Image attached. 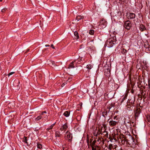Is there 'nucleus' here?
I'll list each match as a JSON object with an SVG mask.
<instances>
[{"label":"nucleus","mask_w":150,"mask_h":150,"mask_svg":"<svg viewBox=\"0 0 150 150\" xmlns=\"http://www.w3.org/2000/svg\"><path fill=\"white\" fill-rule=\"evenodd\" d=\"M66 134L67 135V137L68 139V141L69 142H71L72 138V134H71L70 132L68 131L66 132Z\"/></svg>","instance_id":"obj_7"},{"label":"nucleus","mask_w":150,"mask_h":150,"mask_svg":"<svg viewBox=\"0 0 150 150\" xmlns=\"http://www.w3.org/2000/svg\"><path fill=\"white\" fill-rule=\"evenodd\" d=\"M87 143L88 144H89V141L88 140H87Z\"/></svg>","instance_id":"obj_49"},{"label":"nucleus","mask_w":150,"mask_h":150,"mask_svg":"<svg viewBox=\"0 0 150 150\" xmlns=\"http://www.w3.org/2000/svg\"><path fill=\"white\" fill-rule=\"evenodd\" d=\"M2 1V0H0V1L1 2Z\"/></svg>","instance_id":"obj_51"},{"label":"nucleus","mask_w":150,"mask_h":150,"mask_svg":"<svg viewBox=\"0 0 150 150\" xmlns=\"http://www.w3.org/2000/svg\"><path fill=\"white\" fill-rule=\"evenodd\" d=\"M7 10V9L6 8H4L2 9L1 10L2 12L4 13Z\"/></svg>","instance_id":"obj_38"},{"label":"nucleus","mask_w":150,"mask_h":150,"mask_svg":"<svg viewBox=\"0 0 150 150\" xmlns=\"http://www.w3.org/2000/svg\"><path fill=\"white\" fill-rule=\"evenodd\" d=\"M42 118V116L41 115H40V116H38L37 117H36L35 119V120L36 121H38L39 120H40Z\"/></svg>","instance_id":"obj_24"},{"label":"nucleus","mask_w":150,"mask_h":150,"mask_svg":"<svg viewBox=\"0 0 150 150\" xmlns=\"http://www.w3.org/2000/svg\"><path fill=\"white\" fill-rule=\"evenodd\" d=\"M76 60H74V61L72 62L69 65L68 68H72L74 67V63L75 62Z\"/></svg>","instance_id":"obj_17"},{"label":"nucleus","mask_w":150,"mask_h":150,"mask_svg":"<svg viewBox=\"0 0 150 150\" xmlns=\"http://www.w3.org/2000/svg\"><path fill=\"white\" fill-rule=\"evenodd\" d=\"M139 28L140 30L142 31L146 29L145 26L143 25H141Z\"/></svg>","instance_id":"obj_19"},{"label":"nucleus","mask_w":150,"mask_h":150,"mask_svg":"<svg viewBox=\"0 0 150 150\" xmlns=\"http://www.w3.org/2000/svg\"><path fill=\"white\" fill-rule=\"evenodd\" d=\"M104 75L108 77H109L110 75V67L108 65H106L104 67Z\"/></svg>","instance_id":"obj_1"},{"label":"nucleus","mask_w":150,"mask_h":150,"mask_svg":"<svg viewBox=\"0 0 150 150\" xmlns=\"http://www.w3.org/2000/svg\"><path fill=\"white\" fill-rule=\"evenodd\" d=\"M127 50L124 49H123V50L121 52L123 54H125Z\"/></svg>","instance_id":"obj_34"},{"label":"nucleus","mask_w":150,"mask_h":150,"mask_svg":"<svg viewBox=\"0 0 150 150\" xmlns=\"http://www.w3.org/2000/svg\"><path fill=\"white\" fill-rule=\"evenodd\" d=\"M107 115V111H103L102 112V115L104 117H106Z\"/></svg>","instance_id":"obj_20"},{"label":"nucleus","mask_w":150,"mask_h":150,"mask_svg":"<svg viewBox=\"0 0 150 150\" xmlns=\"http://www.w3.org/2000/svg\"><path fill=\"white\" fill-rule=\"evenodd\" d=\"M50 64H52L54 66H55V62H54L53 61H50Z\"/></svg>","instance_id":"obj_37"},{"label":"nucleus","mask_w":150,"mask_h":150,"mask_svg":"<svg viewBox=\"0 0 150 150\" xmlns=\"http://www.w3.org/2000/svg\"><path fill=\"white\" fill-rule=\"evenodd\" d=\"M70 114V112L69 111H65L63 114L66 117H69Z\"/></svg>","instance_id":"obj_14"},{"label":"nucleus","mask_w":150,"mask_h":150,"mask_svg":"<svg viewBox=\"0 0 150 150\" xmlns=\"http://www.w3.org/2000/svg\"><path fill=\"white\" fill-rule=\"evenodd\" d=\"M55 123H54L53 124L51 125V126H50V127L48 128L47 129V130L48 131H49V130L52 129V127H54V125H55Z\"/></svg>","instance_id":"obj_22"},{"label":"nucleus","mask_w":150,"mask_h":150,"mask_svg":"<svg viewBox=\"0 0 150 150\" xmlns=\"http://www.w3.org/2000/svg\"><path fill=\"white\" fill-rule=\"evenodd\" d=\"M91 140L90 139V145L91 146H94L95 145V144L96 142V140H94L92 142H91Z\"/></svg>","instance_id":"obj_18"},{"label":"nucleus","mask_w":150,"mask_h":150,"mask_svg":"<svg viewBox=\"0 0 150 150\" xmlns=\"http://www.w3.org/2000/svg\"><path fill=\"white\" fill-rule=\"evenodd\" d=\"M141 110L140 108H137V109L135 110V118L138 117L139 115L141 112Z\"/></svg>","instance_id":"obj_11"},{"label":"nucleus","mask_w":150,"mask_h":150,"mask_svg":"<svg viewBox=\"0 0 150 150\" xmlns=\"http://www.w3.org/2000/svg\"><path fill=\"white\" fill-rule=\"evenodd\" d=\"M113 119L117 121H118V118L117 117V116L116 115L114 117Z\"/></svg>","instance_id":"obj_35"},{"label":"nucleus","mask_w":150,"mask_h":150,"mask_svg":"<svg viewBox=\"0 0 150 150\" xmlns=\"http://www.w3.org/2000/svg\"><path fill=\"white\" fill-rule=\"evenodd\" d=\"M89 33L91 35H93L94 33V31L93 30H90Z\"/></svg>","instance_id":"obj_27"},{"label":"nucleus","mask_w":150,"mask_h":150,"mask_svg":"<svg viewBox=\"0 0 150 150\" xmlns=\"http://www.w3.org/2000/svg\"><path fill=\"white\" fill-rule=\"evenodd\" d=\"M61 134L60 133V132L59 131H57L55 132V135L56 137H59L61 135Z\"/></svg>","instance_id":"obj_16"},{"label":"nucleus","mask_w":150,"mask_h":150,"mask_svg":"<svg viewBox=\"0 0 150 150\" xmlns=\"http://www.w3.org/2000/svg\"><path fill=\"white\" fill-rule=\"evenodd\" d=\"M83 18V17L82 16H78L76 17V19L77 20V21H78L81 19Z\"/></svg>","instance_id":"obj_21"},{"label":"nucleus","mask_w":150,"mask_h":150,"mask_svg":"<svg viewBox=\"0 0 150 150\" xmlns=\"http://www.w3.org/2000/svg\"><path fill=\"white\" fill-rule=\"evenodd\" d=\"M45 46L46 47H49L50 46V45H45Z\"/></svg>","instance_id":"obj_47"},{"label":"nucleus","mask_w":150,"mask_h":150,"mask_svg":"<svg viewBox=\"0 0 150 150\" xmlns=\"http://www.w3.org/2000/svg\"><path fill=\"white\" fill-rule=\"evenodd\" d=\"M93 66L91 64H88L87 65V68L89 69H91L92 68Z\"/></svg>","instance_id":"obj_28"},{"label":"nucleus","mask_w":150,"mask_h":150,"mask_svg":"<svg viewBox=\"0 0 150 150\" xmlns=\"http://www.w3.org/2000/svg\"><path fill=\"white\" fill-rule=\"evenodd\" d=\"M74 35L76 38H79V34L77 31H76L74 32Z\"/></svg>","instance_id":"obj_33"},{"label":"nucleus","mask_w":150,"mask_h":150,"mask_svg":"<svg viewBox=\"0 0 150 150\" xmlns=\"http://www.w3.org/2000/svg\"><path fill=\"white\" fill-rule=\"evenodd\" d=\"M120 149H121V150H122V149L121 148H120Z\"/></svg>","instance_id":"obj_52"},{"label":"nucleus","mask_w":150,"mask_h":150,"mask_svg":"<svg viewBox=\"0 0 150 150\" xmlns=\"http://www.w3.org/2000/svg\"><path fill=\"white\" fill-rule=\"evenodd\" d=\"M47 116L46 115V116H44V118H47Z\"/></svg>","instance_id":"obj_50"},{"label":"nucleus","mask_w":150,"mask_h":150,"mask_svg":"<svg viewBox=\"0 0 150 150\" xmlns=\"http://www.w3.org/2000/svg\"><path fill=\"white\" fill-rule=\"evenodd\" d=\"M47 113V112L46 111H44L43 112H42V113L41 114V115H43V114L44 113Z\"/></svg>","instance_id":"obj_44"},{"label":"nucleus","mask_w":150,"mask_h":150,"mask_svg":"<svg viewBox=\"0 0 150 150\" xmlns=\"http://www.w3.org/2000/svg\"><path fill=\"white\" fill-rule=\"evenodd\" d=\"M51 47H52L53 49H55V47L54 46V45H53V44H52V45H51Z\"/></svg>","instance_id":"obj_45"},{"label":"nucleus","mask_w":150,"mask_h":150,"mask_svg":"<svg viewBox=\"0 0 150 150\" xmlns=\"http://www.w3.org/2000/svg\"><path fill=\"white\" fill-rule=\"evenodd\" d=\"M125 141L127 142V143H128L129 145H131V144H132L134 142V141L132 137H130L129 139H125Z\"/></svg>","instance_id":"obj_9"},{"label":"nucleus","mask_w":150,"mask_h":150,"mask_svg":"<svg viewBox=\"0 0 150 150\" xmlns=\"http://www.w3.org/2000/svg\"><path fill=\"white\" fill-rule=\"evenodd\" d=\"M14 73H15L14 72H10L8 74V76L13 74H14Z\"/></svg>","instance_id":"obj_40"},{"label":"nucleus","mask_w":150,"mask_h":150,"mask_svg":"<svg viewBox=\"0 0 150 150\" xmlns=\"http://www.w3.org/2000/svg\"><path fill=\"white\" fill-rule=\"evenodd\" d=\"M67 84V83L65 82V83H63L62 85V87H63L65 85V84Z\"/></svg>","instance_id":"obj_43"},{"label":"nucleus","mask_w":150,"mask_h":150,"mask_svg":"<svg viewBox=\"0 0 150 150\" xmlns=\"http://www.w3.org/2000/svg\"><path fill=\"white\" fill-rule=\"evenodd\" d=\"M100 148L99 147H98V148H96V150H100Z\"/></svg>","instance_id":"obj_46"},{"label":"nucleus","mask_w":150,"mask_h":150,"mask_svg":"<svg viewBox=\"0 0 150 150\" xmlns=\"http://www.w3.org/2000/svg\"><path fill=\"white\" fill-rule=\"evenodd\" d=\"M42 145L40 144H37V147L38 148H39V149H41L42 148Z\"/></svg>","instance_id":"obj_36"},{"label":"nucleus","mask_w":150,"mask_h":150,"mask_svg":"<svg viewBox=\"0 0 150 150\" xmlns=\"http://www.w3.org/2000/svg\"><path fill=\"white\" fill-rule=\"evenodd\" d=\"M146 48V50L147 51H149L150 53V45H148V47H145Z\"/></svg>","instance_id":"obj_31"},{"label":"nucleus","mask_w":150,"mask_h":150,"mask_svg":"<svg viewBox=\"0 0 150 150\" xmlns=\"http://www.w3.org/2000/svg\"><path fill=\"white\" fill-rule=\"evenodd\" d=\"M107 122H109V125L111 127L116 126L119 123L118 121L114 120L110 117L108 120Z\"/></svg>","instance_id":"obj_2"},{"label":"nucleus","mask_w":150,"mask_h":150,"mask_svg":"<svg viewBox=\"0 0 150 150\" xmlns=\"http://www.w3.org/2000/svg\"><path fill=\"white\" fill-rule=\"evenodd\" d=\"M135 101L134 97H132L130 99H128L127 101V108H129L132 107V106H134V104Z\"/></svg>","instance_id":"obj_3"},{"label":"nucleus","mask_w":150,"mask_h":150,"mask_svg":"<svg viewBox=\"0 0 150 150\" xmlns=\"http://www.w3.org/2000/svg\"><path fill=\"white\" fill-rule=\"evenodd\" d=\"M113 146H112V145L111 144H109L108 145V149H109V150H111L112 148H113Z\"/></svg>","instance_id":"obj_30"},{"label":"nucleus","mask_w":150,"mask_h":150,"mask_svg":"<svg viewBox=\"0 0 150 150\" xmlns=\"http://www.w3.org/2000/svg\"><path fill=\"white\" fill-rule=\"evenodd\" d=\"M116 42V38H109L107 40V42H109L110 44H114ZM110 45H112L110 44Z\"/></svg>","instance_id":"obj_6"},{"label":"nucleus","mask_w":150,"mask_h":150,"mask_svg":"<svg viewBox=\"0 0 150 150\" xmlns=\"http://www.w3.org/2000/svg\"><path fill=\"white\" fill-rule=\"evenodd\" d=\"M125 124L127 127L130 128H131L132 125L131 123L130 122H127V123L125 122Z\"/></svg>","instance_id":"obj_13"},{"label":"nucleus","mask_w":150,"mask_h":150,"mask_svg":"<svg viewBox=\"0 0 150 150\" xmlns=\"http://www.w3.org/2000/svg\"><path fill=\"white\" fill-rule=\"evenodd\" d=\"M68 127V126L67 124L66 123L62 125V126L60 128V129L61 131H63L64 130L65 131Z\"/></svg>","instance_id":"obj_8"},{"label":"nucleus","mask_w":150,"mask_h":150,"mask_svg":"<svg viewBox=\"0 0 150 150\" xmlns=\"http://www.w3.org/2000/svg\"><path fill=\"white\" fill-rule=\"evenodd\" d=\"M142 95L144 97H146V92L142 91L141 92Z\"/></svg>","instance_id":"obj_32"},{"label":"nucleus","mask_w":150,"mask_h":150,"mask_svg":"<svg viewBox=\"0 0 150 150\" xmlns=\"http://www.w3.org/2000/svg\"><path fill=\"white\" fill-rule=\"evenodd\" d=\"M103 133H105V134L104 136L105 137L107 138L108 137V133L107 131H105V130H104V131L103 132Z\"/></svg>","instance_id":"obj_26"},{"label":"nucleus","mask_w":150,"mask_h":150,"mask_svg":"<svg viewBox=\"0 0 150 150\" xmlns=\"http://www.w3.org/2000/svg\"><path fill=\"white\" fill-rule=\"evenodd\" d=\"M107 21L105 20L102 19L99 22V25L102 28H104L107 26Z\"/></svg>","instance_id":"obj_4"},{"label":"nucleus","mask_w":150,"mask_h":150,"mask_svg":"<svg viewBox=\"0 0 150 150\" xmlns=\"http://www.w3.org/2000/svg\"><path fill=\"white\" fill-rule=\"evenodd\" d=\"M101 129L99 128L98 131L96 133V134H97L98 135H100V134H102V129L103 128V127H101Z\"/></svg>","instance_id":"obj_15"},{"label":"nucleus","mask_w":150,"mask_h":150,"mask_svg":"<svg viewBox=\"0 0 150 150\" xmlns=\"http://www.w3.org/2000/svg\"><path fill=\"white\" fill-rule=\"evenodd\" d=\"M98 147H99L98 146L96 145H95V146H94V147L95 148H98Z\"/></svg>","instance_id":"obj_48"},{"label":"nucleus","mask_w":150,"mask_h":150,"mask_svg":"<svg viewBox=\"0 0 150 150\" xmlns=\"http://www.w3.org/2000/svg\"><path fill=\"white\" fill-rule=\"evenodd\" d=\"M127 95H125L124 97L122 99V100L121 101V103H123L124 100H125L127 98Z\"/></svg>","instance_id":"obj_25"},{"label":"nucleus","mask_w":150,"mask_h":150,"mask_svg":"<svg viewBox=\"0 0 150 150\" xmlns=\"http://www.w3.org/2000/svg\"><path fill=\"white\" fill-rule=\"evenodd\" d=\"M127 16L129 19H133L135 18V15L134 13H129Z\"/></svg>","instance_id":"obj_10"},{"label":"nucleus","mask_w":150,"mask_h":150,"mask_svg":"<svg viewBox=\"0 0 150 150\" xmlns=\"http://www.w3.org/2000/svg\"><path fill=\"white\" fill-rule=\"evenodd\" d=\"M103 127L105 129V131H106V128H107V126L106 125H105L103 124Z\"/></svg>","instance_id":"obj_39"},{"label":"nucleus","mask_w":150,"mask_h":150,"mask_svg":"<svg viewBox=\"0 0 150 150\" xmlns=\"http://www.w3.org/2000/svg\"><path fill=\"white\" fill-rule=\"evenodd\" d=\"M22 140L23 142H24L25 143L28 144L27 137H24L23 138Z\"/></svg>","instance_id":"obj_23"},{"label":"nucleus","mask_w":150,"mask_h":150,"mask_svg":"<svg viewBox=\"0 0 150 150\" xmlns=\"http://www.w3.org/2000/svg\"><path fill=\"white\" fill-rule=\"evenodd\" d=\"M125 28L127 30H129L132 26V25L130 21L129 20L126 21L124 23Z\"/></svg>","instance_id":"obj_5"},{"label":"nucleus","mask_w":150,"mask_h":150,"mask_svg":"<svg viewBox=\"0 0 150 150\" xmlns=\"http://www.w3.org/2000/svg\"><path fill=\"white\" fill-rule=\"evenodd\" d=\"M146 117L147 118V120L148 122H150V115H148L146 116Z\"/></svg>","instance_id":"obj_29"},{"label":"nucleus","mask_w":150,"mask_h":150,"mask_svg":"<svg viewBox=\"0 0 150 150\" xmlns=\"http://www.w3.org/2000/svg\"><path fill=\"white\" fill-rule=\"evenodd\" d=\"M92 150H96V148H95L94 146H91Z\"/></svg>","instance_id":"obj_41"},{"label":"nucleus","mask_w":150,"mask_h":150,"mask_svg":"<svg viewBox=\"0 0 150 150\" xmlns=\"http://www.w3.org/2000/svg\"><path fill=\"white\" fill-rule=\"evenodd\" d=\"M96 133H97V132L96 131H95V132H94L93 133L94 135L97 136L98 135L96 134Z\"/></svg>","instance_id":"obj_42"},{"label":"nucleus","mask_w":150,"mask_h":150,"mask_svg":"<svg viewBox=\"0 0 150 150\" xmlns=\"http://www.w3.org/2000/svg\"><path fill=\"white\" fill-rule=\"evenodd\" d=\"M20 83V81L18 80H15L13 83V85L15 87H18Z\"/></svg>","instance_id":"obj_12"}]
</instances>
